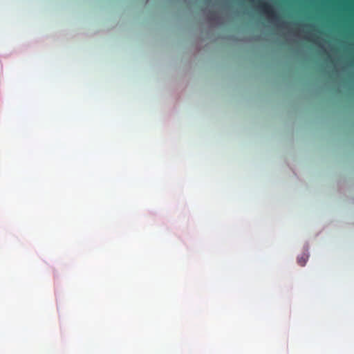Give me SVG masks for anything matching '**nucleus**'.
Returning a JSON list of instances; mask_svg holds the SVG:
<instances>
[{"instance_id":"1","label":"nucleus","mask_w":354,"mask_h":354,"mask_svg":"<svg viewBox=\"0 0 354 354\" xmlns=\"http://www.w3.org/2000/svg\"><path fill=\"white\" fill-rule=\"evenodd\" d=\"M258 6L260 10L266 14L268 17L274 19H277V14L271 5L265 2H259Z\"/></svg>"},{"instance_id":"2","label":"nucleus","mask_w":354,"mask_h":354,"mask_svg":"<svg viewBox=\"0 0 354 354\" xmlns=\"http://www.w3.org/2000/svg\"><path fill=\"white\" fill-rule=\"evenodd\" d=\"M308 256L305 254H303L301 257L297 258V263L301 266H304L308 261Z\"/></svg>"}]
</instances>
